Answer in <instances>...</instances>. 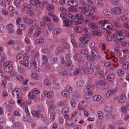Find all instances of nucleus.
<instances>
[{
	"label": "nucleus",
	"instance_id": "f257e3e1",
	"mask_svg": "<svg viewBox=\"0 0 129 129\" xmlns=\"http://www.w3.org/2000/svg\"><path fill=\"white\" fill-rule=\"evenodd\" d=\"M81 10L80 11L81 13L86 16L90 17L91 19L93 20H96L99 18L98 17L97 15H93V14L91 13L85 7H79Z\"/></svg>",
	"mask_w": 129,
	"mask_h": 129
},
{
	"label": "nucleus",
	"instance_id": "f03ea898",
	"mask_svg": "<svg viewBox=\"0 0 129 129\" xmlns=\"http://www.w3.org/2000/svg\"><path fill=\"white\" fill-rule=\"evenodd\" d=\"M100 24H101V28L103 29H111L113 27V25L110 24V25H108L107 24H108V21L107 20L100 21L99 22Z\"/></svg>",
	"mask_w": 129,
	"mask_h": 129
},
{
	"label": "nucleus",
	"instance_id": "7ed1b4c3",
	"mask_svg": "<svg viewBox=\"0 0 129 129\" xmlns=\"http://www.w3.org/2000/svg\"><path fill=\"white\" fill-rule=\"evenodd\" d=\"M95 84L97 85L101 86L102 90L107 89L109 86L108 84L102 80H99L95 82Z\"/></svg>",
	"mask_w": 129,
	"mask_h": 129
},
{
	"label": "nucleus",
	"instance_id": "20e7f679",
	"mask_svg": "<svg viewBox=\"0 0 129 129\" xmlns=\"http://www.w3.org/2000/svg\"><path fill=\"white\" fill-rule=\"evenodd\" d=\"M104 78L105 79L107 80L108 81H111V83H113L115 77V75L113 73L109 74L108 72L106 73L104 76Z\"/></svg>",
	"mask_w": 129,
	"mask_h": 129
},
{
	"label": "nucleus",
	"instance_id": "39448f33",
	"mask_svg": "<svg viewBox=\"0 0 129 129\" xmlns=\"http://www.w3.org/2000/svg\"><path fill=\"white\" fill-rule=\"evenodd\" d=\"M85 69L84 70V72L86 74H90L93 71V69L91 67V64L90 62H87L86 63Z\"/></svg>",
	"mask_w": 129,
	"mask_h": 129
},
{
	"label": "nucleus",
	"instance_id": "423d86ee",
	"mask_svg": "<svg viewBox=\"0 0 129 129\" xmlns=\"http://www.w3.org/2000/svg\"><path fill=\"white\" fill-rule=\"evenodd\" d=\"M12 94L14 96L16 95L17 98H21L22 95V93L20 90L18 88H16L13 90L12 92Z\"/></svg>",
	"mask_w": 129,
	"mask_h": 129
},
{
	"label": "nucleus",
	"instance_id": "0eeeda50",
	"mask_svg": "<svg viewBox=\"0 0 129 129\" xmlns=\"http://www.w3.org/2000/svg\"><path fill=\"white\" fill-rule=\"evenodd\" d=\"M111 11L113 13L116 15H119L122 12L121 8L119 7H115L112 9Z\"/></svg>",
	"mask_w": 129,
	"mask_h": 129
},
{
	"label": "nucleus",
	"instance_id": "6e6552de",
	"mask_svg": "<svg viewBox=\"0 0 129 129\" xmlns=\"http://www.w3.org/2000/svg\"><path fill=\"white\" fill-rule=\"evenodd\" d=\"M79 40L83 44L87 43L90 40V38L86 35L81 37Z\"/></svg>",
	"mask_w": 129,
	"mask_h": 129
},
{
	"label": "nucleus",
	"instance_id": "1a4fd4ad",
	"mask_svg": "<svg viewBox=\"0 0 129 129\" xmlns=\"http://www.w3.org/2000/svg\"><path fill=\"white\" fill-rule=\"evenodd\" d=\"M104 53L106 54L105 57L107 59H110L113 62H116L117 61V59L112 55V52L110 53V56L108 54H107L106 53L104 52Z\"/></svg>",
	"mask_w": 129,
	"mask_h": 129
},
{
	"label": "nucleus",
	"instance_id": "9d476101",
	"mask_svg": "<svg viewBox=\"0 0 129 129\" xmlns=\"http://www.w3.org/2000/svg\"><path fill=\"white\" fill-rule=\"evenodd\" d=\"M31 113L33 116L35 117L42 118V115L40 114V112L37 111L32 110Z\"/></svg>",
	"mask_w": 129,
	"mask_h": 129
},
{
	"label": "nucleus",
	"instance_id": "9b49d317",
	"mask_svg": "<svg viewBox=\"0 0 129 129\" xmlns=\"http://www.w3.org/2000/svg\"><path fill=\"white\" fill-rule=\"evenodd\" d=\"M20 63L27 67L30 68L31 66V63L28 60L21 61L20 62Z\"/></svg>",
	"mask_w": 129,
	"mask_h": 129
},
{
	"label": "nucleus",
	"instance_id": "f8f14e48",
	"mask_svg": "<svg viewBox=\"0 0 129 129\" xmlns=\"http://www.w3.org/2000/svg\"><path fill=\"white\" fill-rule=\"evenodd\" d=\"M67 4L73 6H76L78 4V3L75 0H70L67 2Z\"/></svg>",
	"mask_w": 129,
	"mask_h": 129
},
{
	"label": "nucleus",
	"instance_id": "ddd939ff",
	"mask_svg": "<svg viewBox=\"0 0 129 129\" xmlns=\"http://www.w3.org/2000/svg\"><path fill=\"white\" fill-rule=\"evenodd\" d=\"M44 94L48 98H51L54 95L53 92L52 91H45L44 92Z\"/></svg>",
	"mask_w": 129,
	"mask_h": 129
},
{
	"label": "nucleus",
	"instance_id": "4468645a",
	"mask_svg": "<svg viewBox=\"0 0 129 129\" xmlns=\"http://www.w3.org/2000/svg\"><path fill=\"white\" fill-rule=\"evenodd\" d=\"M64 26L66 27H70L72 24L73 21L72 20L67 19L64 20L63 21Z\"/></svg>",
	"mask_w": 129,
	"mask_h": 129
},
{
	"label": "nucleus",
	"instance_id": "2eb2a0df",
	"mask_svg": "<svg viewBox=\"0 0 129 129\" xmlns=\"http://www.w3.org/2000/svg\"><path fill=\"white\" fill-rule=\"evenodd\" d=\"M31 62L33 66L34 67L35 70L37 71H39L40 70V69L39 67L37 66V63L35 60L34 59H33L32 60Z\"/></svg>",
	"mask_w": 129,
	"mask_h": 129
},
{
	"label": "nucleus",
	"instance_id": "dca6fc26",
	"mask_svg": "<svg viewBox=\"0 0 129 129\" xmlns=\"http://www.w3.org/2000/svg\"><path fill=\"white\" fill-rule=\"evenodd\" d=\"M93 94V93L92 92H88L84 94V97L86 99H89L91 98Z\"/></svg>",
	"mask_w": 129,
	"mask_h": 129
},
{
	"label": "nucleus",
	"instance_id": "f3484780",
	"mask_svg": "<svg viewBox=\"0 0 129 129\" xmlns=\"http://www.w3.org/2000/svg\"><path fill=\"white\" fill-rule=\"evenodd\" d=\"M116 35L114 34H110L108 35L106 38L107 40L108 41H111L112 39L115 38Z\"/></svg>",
	"mask_w": 129,
	"mask_h": 129
},
{
	"label": "nucleus",
	"instance_id": "a211bd4d",
	"mask_svg": "<svg viewBox=\"0 0 129 129\" xmlns=\"http://www.w3.org/2000/svg\"><path fill=\"white\" fill-rule=\"evenodd\" d=\"M88 26L90 29H96L98 28L97 25L94 23H89L88 24Z\"/></svg>",
	"mask_w": 129,
	"mask_h": 129
},
{
	"label": "nucleus",
	"instance_id": "6ab92c4d",
	"mask_svg": "<svg viewBox=\"0 0 129 129\" xmlns=\"http://www.w3.org/2000/svg\"><path fill=\"white\" fill-rule=\"evenodd\" d=\"M116 73L118 76H123L124 74V71L121 69H117L116 70Z\"/></svg>",
	"mask_w": 129,
	"mask_h": 129
},
{
	"label": "nucleus",
	"instance_id": "aec40b11",
	"mask_svg": "<svg viewBox=\"0 0 129 129\" xmlns=\"http://www.w3.org/2000/svg\"><path fill=\"white\" fill-rule=\"evenodd\" d=\"M88 8L91 11L95 12L97 11L96 7L93 4L88 5Z\"/></svg>",
	"mask_w": 129,
	"mask_h": 129
},
{
	"label": "nucleus",
	"instance_id": "412c9836",
	"mask_svg": "<svg viewBox=\"0 0 129 129\" xmlns=\"http://www.w3.org/2000/svg\"><path fill=\"white\" fill-rule=\"evenodd\" d=\"M24 8H26L28 11H31L32 10V8L30 5L28 4H23Z\"/></svg>",
	"mask_w": 129,
	"mask_h": 129
},
{
	"label": "nucleus",
	"instance_id": "4be33fe9",
	"mask_svg": "<svg viewBox=\"0 0 129 129\" xmlns=\"http://www.w3.org/2000/svg\"><path fill=\"white\" fill-rule=\"evenodd\" d=\"M95 75L96 76L98 77H102L104 76L103 71L101 70L97 71L95 73Z\"/></svg>",
	"mask_w": 129,
	"mask_h": 129
},
{
	"label": "nucleus",
	"instance_id": "5701e85b",
	"mask_svg": "<svg viewBox=\"0 0 129 129\" xmlns=\"http://www.w3.org/2000/svg\"><path fill=\"white\" fill-rule=\"evenodd\" d=\"M48 30L49 31L52 30L55 27V25L52 23H49L47 24Z\"/></svg>",
	"mask_w": 129,
	"mask_h": 129
},
{
	"label": "nucleus",
	"instance_id": "b1692460",
	"mask_svg": "<svg viewBox=\"0 0 129 129\" xmlns=\"http://www.w3.org/2000/svg\"><path fill=\"white\" fill-rule=\"evenodd\" d=\"M70 93L65 90H63L61 92V94L62 95L66 97H69L70 95Z\"/></svg>",
	"mask_w": 129,
	"mask_h": 129
},
{
	"label": "nucleus",
	"instance_id": "393cba45",
	"mask_svg": "<svg viewBox=\"0 0 129 129\" xmlns=\"http://www.w3.org/2000/svg\"><path fill=\"white\" fill-rule=\"evenodd\" d=\"M114 93V91L112 90H109L106 93V96L108 98H110Z\"/></svg>",
	"mask_w": 129,
	"mask_h": 129
},
{
	"label": "nucleus",
	"instance_id": "a878e982",
	"mask_svg": "<svg viewBox=\"0 0 129 129\" xmlns=\"http://www.w3.org/2000/svg\"><path fill=\"white\" fill-rule=\"evenodd\" d=\"M54 6L52 4L48 5L47 7V9L50 12H53L54 11Z\"/></svg>",
	"mask_w": 129,
	"mask_h": 129
},
{
	"label": "nucleus",
	"instance_id": "bb28decb",
	"mask_svg": "<svg viewBox=\"0 0 129 129\" xmlns=\"http://www.w3.org/2000/svg\"><path fill=\"white\" fill-rule=\"evenodd\" d=\"M75 18H76L78 20L83 21L84 19L83 16L81 14H77L75 15Z\"/></svg>",
	"mask_w": 129,
	"mask_h": 129
},
{
	"label": "nucleus",
	"instance_id": "cd10ccee",
	"mask_svg": "<svg viewBox=\"0 0 129 129\" xmlns=\"http://www.w3.org/2000/svg\"><path fill=\"white\" fill-rule=\"evenodd\" d=\"M49 104L50 105L49 110V112L50 113H53V112L55 110L56 106L54 105H51L50 102L49 103Z\"/></svg>",
	"mask_w": 129,
	"mask_h": 129
},
{
	"label": "nucleus",
	"instance_id": "c85d7f7f",
	"mask_svg": "<svg viewBox=\"0 0 129 129\" xmlns=\"http://www.w3.org/2000/svg\"><path fill=\"white\" fill-rule=\"evenodd\" d=\"M48 15L51 16V17L53 18V20L54 22H57L58 21V19L56 16H55L51 13H49Z\"/></svg>",
	"mask_w": 129,
	"mask_h": 129
},
{
	"label": "nucleus",
	"instance_id": "c756f323",
	"mask_svg": "<svg viewBox=\"0 0 129 129\" xmlns=\"http://www.w3.org/2000/svg\"><path fill=\"white\" fill-rule=\"evenodd\" d=\"M84 84V82L82 80H78L76 82L77 85L78 87H82L83 85Z\"/></svg>",
	"mask_w": 129,
	"mask_h": 129
},
{
	"label": "nucleus",
	"instance_id": "7c9ffc66",
	"mask_svg": "<svg viewBox=\"0 0 129 129\" xmlns=\"http://www.w3.org/2000/svg\"><path fill=\"white\" fill-rule=\"evenodd\" d=\"M101 99V96L100 95H95L93 96L92 99L94 101H98Z\"/></svg>",
	"mask_w": 129,
	"mask_h": 129
},
{
	"label": "nucleus",
	"instance_id": "2f4dec72",
	"mask_svg": "<svg viewBox=\"0 0 129 129\" xmlns=\"http://www.w3.org/2000/svg\"><path fill=\"white\" fill-rule=\"evenodd\" d=\"M94 88V85L92 84H88L86 87V89L89 91H91Z\"/></svg>",
	"mask_w": 129,
	"mask_h": 129
},
{
	"label": "nucleus",
	"instance_id": "473e14b6",
	"mask_svg": "<svg viewBox=\"0 0 129 129\" xmlns=\"http://www.w3.org/2000/svg\"><path fill=\"white\" fill-rule=\"evenodd\" d=\"M74 58L75 59L77 60L79 62H80L81 61V56L79 54H75L74 56Z\"/></svg>",
	"mask_w": 129,
	"mask_h": 129
},
{
	"label": "nucleus",
	"instance_id": "72a5a7b5",
	"mask_svg": "<svg viewBox=\"0 0 129 129\" xmlns=\"http://www.w3.org/2000/svg\"><path fill=\"white\" fill-rule=\"evenodd\" d=\"M30 4L33 5H38L40 4L39 1L38 0H31L30 1Z\"/></svg>",
	"mask_w": 129,
	"mask_h": 129
},
{
	"label": "nucleus",
	"instance_id": "f704fd0d",
	"mask_svg": "<svg viewBox=\"0 0 129 129\" xmlns=\"http://www.w3.org/2000/svg\"><path fill=\"white\" fill-rule=\"evenodd\" d=\"M24 21L25 23L28 24H31L34 22L33 20L27 18L24 19Z\"/></svg>",
	"mask_w": 129,
	"mask_h": 129
},
{
	"label": "nucleus",
	"instance_id": "c9c22d12",
	"mask_svg": "<svg viewBox=\"0 0 129 129\" xmlns=\"http://www.w3.org/2000/svg\"><path fill=\"white\" fill-rule=\"evenodd\" d=\"M6 58V55L4 53H2L0 55V61L3 62Z\"/></svg>",
	"mask_w": 129,
	"mask_h": 129
},
{
	"label": "nucleus",
	"instance_id": "e433bc0d",
	"mask_svg": "<svg viewBox=\"0 0 129 129\" xmlns=\"http://www.w3.org/2000/svg\"><path fill=\"white\" fill-rule=\"evenodd\" d=\"M120 19L124 22H127L128 21V18L125 16H122L120 17Z\"/></svg>",
	"mask_w": 129,
	"mask_h": 129
},
{
	"label": "nucleus",
	"instance_id": "4c0bfd02",
	"mask_svg": "<svg viewBox=\"0 0 129 129\" xmlns=\"http://www.w3.org/2000/svg\"><path fill=\"white\" fill-rule=\"evenodd\" d=\"M50 113H51L50 116V120L52 121H53L55 119V116L56 115V113L55 112Z\"/></svg>",
	"mask_w": 129,
	"mask_h": 129
},
{
	"label": "nucleus",
	"instance_id": "58836bf2",
	"mask_svg": "<svg viewBox=\"0 0 129 129\" xmlns=\"http://www.w3.org/2000/svg\"><path fill=\"white\" fill-rule=\"evenodd\" d=\"M12 69V66H6L4 68L6 72H10Z\"/></svg>",
	"mask_w": 129,
	"mask_h": 129
},
{
	"label": "nucleus",
	"instance_id": "ea45409f",
	"mask_svg": "<svg viewBox=\"0 0 129 129\" xmlns=\"http://www.w3.org/2000/svg\"><path fill=\"white\" fill-rule=\"evenodd\" d=\"M129 66V63L128 62H126L123 63L122 66V68L124 69H127L128 68Z\"/></svg>",
	"mask_w": 129,
	"mask_h": 129
},
{
	"label": "nucleus",
	"instance_id": "a19ab883",
	"mask_svg": "<svg viewBox=\"0 0 129 129\" xmlns=\"http://www.w3.org/2000/svg\"><path fill=\"white\" fill-rule=\"evenodd\" d=\"M91 53L93 57H97L98 55V54L97 52L95 50L92 49L91 51Z\"/></svg>",
	"mask_w": 129,
	"mask_h": 129
},
{
	"label": "nucleus",
	"instance_id": "79ce46f5",
	"mask_svg": "<svg viewBox=\"0 0 129 129\" xmlns=\"http://www.w3.org/2000/svg\"><path fill=\"white\" fill-rule=\"evenodd\" d=\"M28 96L29 99H34L36 97V96L32 92H29L28 95Z\"/></svg>",
	"mask_w": 129,
	"mask_h": 129
},
{
	"label": "nucleus",
	"instance_id": "37998d69",
	"mask_svg": "<svg viewBox=\"0 0 129 129\" xmlns=\"http://www.w3.org/2000/svg\"><path fill=\"white\" fill-rule=\"evenodd\" d=\"M75 31L77 33L83 31V29L80 27H74Z\"/></svg>",
	"mask_w": 129,
	"mask_h": 129
},
{
	"label": "nucleus",
	"instance_id": "c03bdc74",
	"mask_svg": "<svg viewBox=\"0 0 129 129\" xmlns=\"http://www.w3.org/2000/svg\"><path fill=\"white\" fill-rule=\"evenodd\" d=\"M79 104L83 107H85L87 106L88 103L87 101H82Z\"/></svg>",
	"mask_w": 129,
	"mask_h": 129
},
{
	"label": "nucleus",
	"instance_id": "a18cd8bd",
	"mask_svg": "<svg viewBox=\"0 0 129 129\" xmlns=\"http://www.w3.org/2000/svg\"><path fill=\"white\" fill-rule=\"evenodd\" d=\"M114 51L116 55L118 56H120L121 55V52L117 48H115Z\"/></svg>",
	"mask_w": 129,
	"mask_h": 129
},
{
	"label": "nucleus",
	"instance_id": "49530a36",
	"mask_svg": "<svg viewBox=\"0 0 129 129\" xmlns=\"http://www.w3.org/2000/svg\"><path fill=\"white\" fill-rule=\"evenodd\" d=\"M80 97V95L78 94L77 93L75 95L73 96L72 100H73L74 101L77 102L78 101L77 98H79Z\"/></svg>",
	"mask_w": 129,
	"mask_h": 129
},
{
	"label": "nucleus",
	"instance_id": "de8ad7c7",
	"mask_svg": "<svg viewBox=\"0 0 129 129\" xmlns=\"http://www.w3.org/2000/svg\"><path fill=\"white\" fill-rule=\"evenodd\" d=\"M64 90L70 93H71L72 91V89L71 87L69 86H67L65 89Z\"/></svg>",
	"mask_w": 129,
	"mask_h": 129
},
{
	"label": "nucleus",
	"instance_id": "09e8293b",
	"mask_svg": "<svg viewBox=\"0 0 129 129\" xmlns=\"http://www.w3.org/2000/svg\"><path fill=\"white\" fill-rule=\"evenodd\" d=\"M26 27V26L24 24H21L19 25V28L20 30H23Z\"/></svg>",
	"mask_w": 129,
	"mask_h": 129
},
{
	"label": "nucleus",
	"instance_id": "8fccbe9b",
	"mask_svg": "<svg viewBox=\"0 0 129 129\" xmlns=\"http://www.w3.org/2000/svg\"><path fill=\"white\" fill-rule=\"evenodd\" d=\"M32 92L36 94H39L40 93V91L37 88H34L32 90Z\"/></svg>",
	"mask_w": 129,
	"mask_h": 129
},
{
	"label": "nucleus",
	"instance_id": "3c124183",
	"mask_svg": "<svg viewBox=\"0 0 129 129\" xmlns=\"http://www.w3.org/2000/svg\"><path fill=\"white\" fill-rule=\"evenodd\" d=\"M127 106L126 105V106H124L121 107V111L124 113H125L127 110Z\"/></svg>",
	"mask_w": 129,
	"mask_h": 129
},
{
	"label": "nucleus",
	"instance_id": "603ef678",
	"mask_svg": "<svg viewBox=\"0 0 129 129\" xmlns=\"http://www.w3.org/2000/svg\"><path fill=\"white\" fill-rule=\"evenodd\" d=\"M62 31L60 29L57 28L55 29L54 31V33L55 34H58L60 33Z\"/></svg>",
	"mask_w": 129,
	"mask_h": 129
},
{
	"label": "nucleus",
	"instance_id": "864d4df0",
	"mask_svg": "<svg viewBox=\"0 0 129 129\" xmlns=\"http://www.w3.org/2000/svg\"><path fill=\"white\" fill-rule=\"evenodd\" d=\"M44 84L45 86H50L51 85V83L48 80L46 79L44 81Z\"/></svg>",
	"mask_w": 129,
	"mask_h": 129
},
{
	"label": "nucleus",
	"instance_id": "5fc2aeb1",
	"mask_svg": "<svg viewBox=\"0 0 129 129\" xmlns=\"http://www.w3.org/2000/svg\"><path fill=\"white\" fill-rule=\"evenodd\" d=\"M80 53L81 54L86 55L88 54V52L87 50L83 49L80 51Z\"/></svg>",
	"mask_w": 129,
	"mask_h": 129
},
{
	"label": "nucleus",
	"instance_id": "6e6d98bb",
	"mask_svg": "<svg viewBox=\"0 0 129 129\" xmlns=\"http://www.w3.org/2000/svg\"><path fill=\"white\" fill-rule=\"evenodd\" d=\"M126 59V57L124 56L120 57L119 60L120 63H124Z\"/></svg>",
	"mask_w": 129,
	"mask_h": 129
},
{
	"label": "nucleus",
	"instance_id": "4d7b16f0",
	"mask_svg": "<svg viewBox=\"0 0 129 129\" xmlns=\"http://www.w3.org/2000/svg\"><path fill=\"white\" fill-rule=\"evenodd\" d=\"M39 76L35 73H32L31 77L34 79H37L39 78Z\"/></svg>",
	"mask_w": 129,
	"mask_h": 129
},
{
	"label": "nucleus",
	"instance_id": "13d9d810",
	"mask_svg": "<svg viewBox=\"0 0 129 129\" xmlns=\"http://www.w3.org/2000/svg\"><path fill=\"white\" fill-rule=\"evenodd\" d=\"M104 110L106 112H111L112 110V108L110 107L107 106L105 107Z\"/></svg>",
	"mask_w": 129,
	"mask_h": 129
},
{
	"label": "nucleus",
	"instance_id": "bf43d9fd",
	"mask_svg": "<svg viewBox=\"0 0 129 129\" xmlns=\"http://www.w3.org/2000/svg\"><path fill=\"white\" fill-rule=\"evenodd\" d=\"M77 102L74 101L73 100H71L70 102V104L71 106L73 108L75 107L76 105Z\"/></svg>",
	"mask_w": 129,
	"mask_h": 129
},
{
	"label": "nucleus",
	"instance_id": "052dcab7",
	"mask_svg": "<svg viewBox=\"0 0 129 129\" xmlns=\"http://www.w3.org/2000/svg\"><path fill=\"white\" fill-rule=\"evenodd\" d=\"M29 58V54L28 53H25V54L24 55V57L23 60L24 61L26 60H28Z\"/></svg>",
	"mask_w": 129,
	"mask_h": 129
},
{
	"label": "nucleus",
	"instance_id": "680f3d73",
	"mask_svg": "<svg viewBox=\"0 0 129 129\" xmlns=\"http://www.w3.org/2000/svg\"><path fill=\"white\" fill-rule=\"evenodd\" d=\"M69 111V108L67 107H66L63 109L62 112V113H68Z\"/></svg>",
	"mask_w": 129,
	"mask_h": 129
},
{
	"label": "nucleus",
	"instance_id": "e2e57ef3",
	"mask_svg": "<svg viewBox=\"0 0 129 129\" xmlns=\"http://www.w3.org/2000/svg\"><path fill=\"white\" fill-rule=\"evenodd\" d=\"M9 11L12 12L14 13H16L17 11L14 9L13 8V7L12 6H10L9 7Z\"/></svg>",
	"mask_w": 129,
	"mask_h": 129
},
{
	"label": "nucleus",
	"instance_id": "0e129e2a",
	"mask_svg": "<svg viewBox=\"0 0 129 129\" xmlns=\"http://www.w3.org/2000/svg\"><path fill=\"white\" fill-rule=\"evenodd\" d=\"M110 2L111 3L115 5H118L119 3L118 0H110Z\"/></svg>",
	"mask_w": 129,
	"mask_h": 129
},
{
	"label": "nucleus",
	"instance_id": "69168bd1",
	"mask_svg": "<svg viewBox=\"0 0 129 129\" xmlns=\"http://www.w3.org/2000/svg\"><path fill=\"white\" fill-rule=\"evenodd\" d=\"M98 114L99 118L100 119H102L103 117V113L101 111H99L98 112Z\"/></svg>",
	"mask_w": 129,
	"mask_h": 129
},
{
	"label": "nucleus",
	"instance_id": "338daca9",
	"mask_svg": "<svg viewBox=\"0 0 129 129\" xmlns=\"http://www.w3.org/2000/svg\"><path fill=\"white\" fill-rule=\"evenodd\" d=\"M23 55L21 53L17 54L16 56V59L17 60H19L22 57Z\"/></svg>",
	"mask_w": 129,
	"mask_h": 129
},
{
	"label": "nucleus",
	"instance_id": "774afa93",
	"mask_svg": "<svg viewBox=\"0 0 129 129\" xmlns=\"http://www.w3.org/2000/svg\"><path fill=\"white\" fill-rule=\"evenodd\" d=\"M21 124L18 122H16L13 124V127L15 128H19Z\"/></svg>",
	"mask_w": 129,
	"mask_h": 129
}]
</instances>
